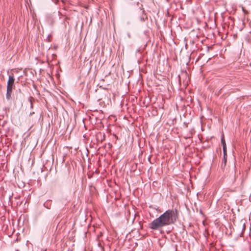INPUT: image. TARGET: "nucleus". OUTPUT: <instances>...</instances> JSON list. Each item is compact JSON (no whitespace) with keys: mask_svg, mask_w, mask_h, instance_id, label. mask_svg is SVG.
I'll use <instances>...</instances> for the list:
<instances>
[{"mask_svg":"<svg viewBox=\"0 0 251 251\" xmlns=\"http://www.w3.org/2000/svg\"><path fill=\"white\" fill-rule=\"evenodd\" d=\"M15 78L13 75H10L7 83V88L13 89L14 87Z\"/></svg>","mask_w":251,"mask_h":251,"instance_id":"nucleus-2","label":"nucleus"},{"mask_svg":"<svg viewBox=\"0 0 251 251\" xmlns=\"http://www.w3.org/2000/svg\"><path fill=\"white\" fill-rule=\"evenodd\" d=\"M98 246L100 249V251H104V248L101 246L100 243L98 244Z\"/></svg>","mask_w":251,"mask_h":251,"instance_id":"nucleus-6","label":"nucleus"},{"mask_svg":"<svg viewBox=\"0 0 251 251\" xmlns=\"http://www.w3.org/2000/svg\"><path fill=\"white\" fill-rule=\"evenodd\" d=\"M44 251H47V250H44Z\"/></svg>","mask_w":251,"mask_h":251,"instance_id":"nucleus-10","label":"nucleus"},{"mask_svg":"<svg viewBox=\"0 0 251 251\" xmlns=\"http://www.w3.org/2000/svg\"><path fill=\"white\" fill-rule=\"evenodd\" d=\"M12 88H7L6 90V98L7 100H9L10 99L11 97V94L12 92Z\"/></svg>","mask_w":251,"mask_h":251,"instance_id":"nucleus-3","label":"nucleus"},{"mask_svg":"<svg viewBox=\"0 0 251 251\" xmlns=\"http://www.w3.org/2000/svg\"><path fill=\"white\" fill-rule=\"evenodd\" d=\"M242 9H243V10L244 12H245V10H244V7H243V8H242Z\"/></svg>","mask_w":251,"mask_h":251,"instance_id":"nucleus-9","label":"nucleus"},{"mask_svg":"<svg viewBox=\"0 0 251 251\" xmlns=\"http://www.w3.org/2000/svg\"><path fill=\"white\" fill-rule=\"evenodd\" d=\"M177 218V212L169 209L152 221L149 224V227L151 229L158 230L162 227L174 224Z\"/></svg>","mask_w":251,"mask_h":251,"instance_id":"nucleus-1","label":"nucleus"},{"mask_svg":"<svg viewBox=\"0 0 251 251\" xmlns=\"http://www.w3.org/2000/svg\"><path fill=\"white\" fill-rule=\"evenodd\" d=\"M221 143L222 144L223 147L226 146V142L225 140L224 136L223 135L222 139H221Z\"/></svg>","mask_w":251,"mask_h":251,"instance_id":"nucleus-5","label":"nucleus"},{"mask_svg":"<svg viewBox=\"0 0 251 251\" xmlns=\"http://www.w3.org/2000/svg\"><path fill=\"white\" fill-rule=\"evenodd\" d=\"M179 82H181V77L180 76H179Z\"/></svg>","mask_w":251,"mask_h":251,"instance_id":"nucleus-8","label":"nucleus"},{"mask_svg":"<svg viewBox=\"0 0 251 251\" xmlns=\"http://www.w3.org/2000/svg\"><path fill=\"white\" fill-rule=\"evenodd\" d=\"M226 158H227V156H226L225 159L224 158L225 164H226Z\"/></svg>","mask_w":251,"mask_h":251,"instance_id":"nucleus-7","label":"nucleus"},{"mask_svg":"<svg viewBox=\"0 0 251 251\" xmlns=\"http://www.w3.org/2000/svg\"><path fill=\"white\" fill-rule=\"evenodd\" d=\"M223 152H224V159H225L226 156H227L226 147V146L223 147Z\"/></svg>","mask_w":251,"mask_h":251,"instance_id":"nucleus-4","label":"nucleus"}]
</instances>
